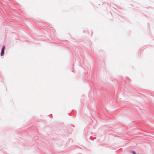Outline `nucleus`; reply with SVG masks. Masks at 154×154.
<instances>
[{
	"instance_id": "1",
	"label": "nucleus",
	"mask_w": 154,
	"mask_h": 154,
	"mask_svg": "<svg viewBox=\"0 0 154 154\" xmlns=\"http://www.w3.org/2000/svg\"><path fill=\"white\" fill-rule=\"evenodd\" d=\"M4 48H5V47H3L2 50L1 52V56H2L4 54Z\"/></svg>"
},
{
	"instance_id": "2",
	"label": "nucleus",
	"mask_w": 154,
	"mask_h": 154,
	"mask_svg": "<svg viewBox=\"0 0 154 154\" xmlns=\"http://www.w3.org/2000/svg\"><path fill=\"white\" fill-rule=\"evenodd\" d=\"M133 154H135L134 152H133Z\"/></svg>"
}]
</instances>
